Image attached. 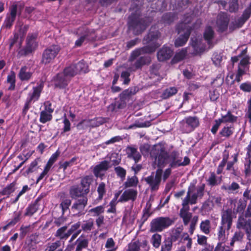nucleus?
Listing matches in <instances>:
<instances>
[{
  "mask_svg": "<svg viewBox=\"0 0 251 251\" xmlns=\"http://www.w3.org/2000/svg\"><path fill=\"white\" fill-rule=\"evenodd\" d=\"M106 119L102 117H98L95 119L85 120L84 122L90 127H96L103 124L106 122Z\"/></svg>",
  "mask_w": 251,
  "mask_h": 251,
  "instance_id": "nucleus-29",
  "label": "nucleus"
},
{
  "mask_svg": "<svg viewBox=\"0 0 251 251\" xmlns=\"http://www.w3.org/2000/svg\"><path fill=\"white\" fill-rule=\"evenodd\" d=\"M151 62V58L149 56H143L139 58L134 63L133 71L141 69L144 65L149 64Z\"/></svg>",
  "mask_w": 251,
  "mask_h": 251,
  "instance_id": "nucleus-22",
  "label": "nucleus"
},
{
  "mask_svg": "<svg viewBox=\"0 0 251 251\" xmlns=\"http://www.w3.org/2000/svg\"><path fill=\"white\" fill-rule=\"evenodd\" d=\"M40 201V198L36 200L34 202L31 204L27 208L25 213L24 214L25 216H31L36 212L39 207V202Z\"/></svg>",
  "mask_w": 251,
  "mask_h": 251,
  "instance_id": "nucleus-32",
  "label": "nucleus"
},
{
  "mask_svg": "<svg viewBox=\"0 0 251 251\" xmlns=\"http://www.w3.org/2000/svg\"><path fill=\"white\" fill-rule=\"evenodd\" d=\"M16 17V5L13 4L11 8L10 14L7 16L5 22L4 26L6 28H10L15 20Z\"/></svg>",
  "mask_w": 251,
  "mask_h": 251,
  "instance_id": "nucleus-26",
  "label": "nucleus"
},
{
  "mask_svg": "<svg viewBox=\"0 0 251 251\" xmlns=\"http://www.w3.org/2000/svg\"><path fill=\"white\" fill-rule=\"evenodd\" d=\"M161 236L158 234H154L151 237V242L154 247L158 248L160 245Z\"/></svg>",
  "mask_w": 251,
  "mask_h": 251,
  "instance_id": "nucleus-54",
  "label": "nucleus"
},
{
  "mask_svg": "<svg viewBox=\"0 0 251 251\" xmlns=\"http://www.w3.org/2000/svg\"><path fill=\"white\" fill-rule=\"evenodd\" d=\"M177 30L179 34L184 31V33L180 35L175 41V46L178 47L183 46L186 43L190 35L191 28L183 23L178 25Z\"/></svg>",
  "mask_w": 251,
  "mask_h": 251,
  "instance_id": "nucleus-6",
  "label": "nucleus"
},
{
  "mask_svg": "<svg viewBox=\"0 0 251 251\" xmlns=\"http://www.w3.org/2000/svg\"><path fill=\"white\" fill-rule=\"evenodd\" d=\"M195 189V187L194 185H191L189 188L187 193L186 197L183 199L182 205V207H189L188 206L189 203L191 204V194Z\"/></svg>",
  "mask_w": 251,
  "mask_h": 251,
  "instance_id": "nucleus-35",
  "label": "nucleus"
},
{
  "mask_svg": "<svg viewBox=\"0 0 251 251\" xmlns=\"http://www.w3.org/2000/svg\"><path fill=\"white\" fill-rule=\"evenodd\" d=\"M63 72L70 79L77 74L74 64L66 67Z\"/></svg>",
  "mask_w": 251,
  "mask_h": 251,
  "instance_id": "nucleus-39",
  "label": "nucleus"
},
{
  "mask_svg": "<svg viewBox=\"0 0 251 251\" xmlns=\"http://www.w3.org/2000/svg\"><path fill=\"white\" fill-rule=\"evenodd\" d=\"M70 80L63 72L58 73L54 78V86L59 88H65Z\"/></svg>",
  "mask_w": 251,
  "mask_h": 251,
  "instance_id": "nucleus-12",
  "label": "nucleus"
},
{
  "mask_svg": "<svg viewBox=\"0 0 251 251\" xmlns=\"http://www.w3.org/2000/svg\"><path fill=\"white\" fill-rule=\"evenodd\" d=\"M236 227L238 229H242L245 231L251 230V219L244 216H239Z\"/></svg>",
  "mask_w": 251,
  "mask_h": 251,
  "instance_id": "nucleus-16",
  "label": "nucleus"
},
{
  "mask_svg": "<svg viewBox=\"0 0 251 251\" xmlns=\"http://www.w3.org/2000/svg\"><path fill=\"white\" fill-rule=\"evenodd\" d=\"M36 35L34 34L29 35L26 39V46L23 50H20L18 52L20 56L26 55L31 52L32 50L35 46V40Z\"/></svg>",
  "mask_w": 251,
  "mask_h": 251,
  "instance_id": "nucleus-11",
  "label": "nucleus"
},
{
  "mask_svg": "<svg viewBox=\"0 0 251 251\" xmlns=\"http://www.w3.org/2000/svg\"><path fill=\"white\" fill-rule=\"evenodd\" d=\"M151 207V204L147 203L146 208L143 210V215L141 219L142 223H144L146 221L149 217L151 215V213L150 212Z\"/></svg>",
  "mask_w": 251,
  "mask_h": 251,
  "instance_id": "nucleus-51",
  "label": "nucleus"
},
{
  "mask_svg": "<svg viewBox=\"0 0 251 251\" xmlns=\"http://www.w3.org/2000/svg\"><path fill=\"white\" fill-rule=\"evenodd\" d=\"M97 191L99 194L98 199L99 200H101L106 192L105 185L103 182H101L99 185Z\"/></svg>",
  "mask_w": 251,
  "mask_h": 251,
  "instance_id": "nucleus-61",
  "label": "nucleus"
},
{
  "mask_svg": "<svg viewBox=\"0 0 251 251\" xmlns=\"http://www.w3.org/2000/svg\"><path fill=\"white\" fill-rule=\"evenodd\" d=\"M234 218V213L231 208L223 210L221 213V225L226 226V230H229L231 227Z\"/></svg>",
  "mask_w": 251,
  "mask_h": 251,
  "instance_id": "nucleus-10",
  "label": "nucleus"
},
{
  "mask_svg": "<svg viewBox=\"0 0 251 251\" xmlns=\"http://www.w3.org/2000/svg\"><path fill=\"white\" fill-rule=\"evenodd\" d=\"M161 38V33L156 29L155 25L152 26L148 34L144 37V41L146 44H151V45L145 46L133 50L130 56L129 60L133 61L136 58L145 53H151L155 51V50L161 44L158 40Z\"/></svg>",
  "mask_w": 251,
  "mask_h": 251,
  "instance_id": "nucleus-1",
  "label": "nucleus"
},
{
  "mask_svg": "<svg viewBox=\"0 0 251 251\" xmlns=\"http://www.w3.org/2000/svg\"><path fill=\"white\" fill-rule=\"evenodd\" d=\"M237 117L232 115L230 111H228L227 114L223 116L222 119H219L221 123H233L236 121Z\"/></svg>",
  "mask_w": 251,
  "mask_h": 251,
  "instance_id": "nucleus-47",
  "label": "nucleus"
},
{
  "mask_svg": "<svg viewBox=\"0 0 251 251\" xmlns=\"http://www.w3.org/2000/svg\"><path fill=\"white\" fill-rule=\"evenodd\" d=\"M182 230V226L173 228L171 230L170 237L167 239H170L172 243L178 240L181 237H182L183 235L181 234Z\"/></svg>",
  "mask_w": 251,
  "mask_h": 251,
  "instance_id": "nucleus-25",
  "label": "nucleus"
},
{
  "mask_svg": "<svg viewBox=\"0 0 251 251\" xmlns=\"http://www.w3.org/2000/svg\"><path fill=\"white\" fill-rule=\"evenodd\" d=\"M27 70L28 68L25 66L21 69L18 75L21 80H27L31 77V73Z\"/></svg>",
  "mask_w": 251,
  "mask_h": 251,
  "instance_id": "nucleus-40",
  "label": "nucleus"
},
{
  "mask_svg": "<svg viewBox=\"0 0 251 251\" xmlns=\"http://www.w3.org/2000/svg\"><path fill=\"white\" fill-rule=\"evenodd\" d=\"M214 32L211 27L208 26L205 29L204 33V38L207 41L209 45H210L211 41L214 37Z\"/></svg>",
  "mask_w": 251,
  "mask_h": 251,
  "instance_id": "nucleus-44",
  "label": "nucleus"
},
{
  "mask_svg": "<svg viewBox=\"0 0 251 251\" xmlns=\"http://www.w3.org/2000/svg\"><path fill=\"white\" fill-rule=\"evenodd\" d=\"M244 236V233L241 231H236L230 243V245L231 247H233L235 242H241L243 240V237Z\"/></svg>",
  "mask_w": 251,
  "mask_h": 251,
  "instance_id": "nucleus-41",
  "label": "nucleus"
},
{
  "mask_svg": "<svg viewBox=\"0 0 251 251\" xmlns=\"http://www.w3.org/2000/svg\"><path fill=\"white\" fill-rule=\"evenodd\" d=\"M43 86V83H41L38 86L33 87V91L30 96L29 101H36L39 99Z\"/></svg>",
  "mask_w": 251,
  "mask_h": 251,
  "instance_id": "nucleus-33",
  "label": "nucleus"
},
{
  "mask_svg": "<svg viewBox=\"0 0 251 251\" xmlns=\"http://www.w3.org/2000/svg\"><path fill=\"white\" fill-rule=\"evenodd\" d=\"M151 146L148 144H144L140 146V151L142 155L146 156L150 153Z\"/></svg>",
  "mask_w": 251,
  "mask_h": 251,
  "instance_id": "nucleus-59",
  "label": "nucleus"
},
{
  "mask_svg": "<svg viewBox=\"0 0 251 251\" xmlns=\"http://www.w3.org/2000/svg\"><path fill=\"white\" fill-rule=\"evenodd\" d=\"M177 92V89L176 87H169L163 91L161 97L163 99H167L176 94Z\"/></svg>",
  "mask_w": 251,
  "mask_h": 251,
  "instance_id": "nucleus-37",
  "label": "nucleus"
},
{
  "mask_svg": "<svg viewBox=\"0 0 251 251\" xmlns=\"http://www.w3.org/2000/svg\"><path fill=\"white\" fill-rule=\"evenodd\" d=\"M151 126L150 122L146 121L145 122H141L140 121H136L134 124L130 125L128 127V129H133L137 127H146Z\"/></svg>",
  "mask_w": 251,
  "mask_h": 251,
  "instance_id": "nucleus-48",
  "label": "nucleus"
},
{
  "mask_svg": "<svg viewBox=\"0 0 251 251\" xmlns=\"http://www.w3.org/2000/svg\"><path fill=\"white\" fill-rule=\"evenodd\" d=\"M88 240L82 237H79L75 242L76 246L75 251H82L83 249H86L88 246Z\"/></svg>",
  "mask_w": 251,
  "mask_h": 251,
  "instance_id": "nucleus-31",
  "label": "nucleus"
},
{
  "mask_svg": "<svg viewBox=\"0 0 251 251\" xmlns=\"http://www.w3.org/2000/svg\"><path fill=\"white\" fill-rule=\"evenodd\" d=\"M109 167V162L108 161L104 160L101 161L94 167L93 173L96 176H98L100 172L107 171Z\"/></svg>",
  "mask_w": 251,
  "mask_h": 251,
  "instance_id": "nucleus-24",
  "label": "nucleus"
},
{
  "mask_svg": "<svg viewBox=\"0 0 251 251\" xmlns=\"http://www.w3.org/2000/svg\"><path fill=\"white\" fill-rule=\"evenodd\" d=\"M61 246V242L57 241L52 243L50 245H49L44 251H55L56 249Z\"/></svg>",
  "mask_w": 251,
  "mask_h": 251,
  "instance_id": "nucleus-63",
  "label": "nucleus"
},
{
  "mask_svg": "<svg viewBox=\"0 0 251 251\" xmlns=\"http://www.w3.org/2000/svg\"><path fill=\"white\" fill-rule=\"evenodd\" d=\"M172 54L170 48L164 46L157 52V58L159 61H164L170 59Z\"/></svg>",
  "mask_w": 251,
  "mask_h": 251,
  "instance_id": "nucleus-18",
  "label": "nucleus"
},
{
  "mask_svg": "<svg viewBox=\"0 0 251 251\" xmlns=\"http://www.w3.org/2000/svg\"><path fill=\"white\" fill-rule=\"evenodd\" d=\"M169 165L170 168L175 169L180 166H185L190 163V159L185 156L183 158L176 151H173L169 154Z\"/></svg>",
  "mask_w": 251,
  "mask_h": 251,
  "instance_id": "nucleus-4",
  "label": "nucleus"
},
{
  "mask_svg": "<svg viewBox=\"0 0 251 251\" xmlns=\"http://www.w3.org/2000/svg\"><path fill=\"white\" fill-rule=\"evenodd\" d=\"M77 73L84 72L85 73L87 69V65L82 61H79L76 64H74Z\"/></svg>",
  "mask_w": 251,
  "mask_h": 251,
  "instance_id": "nucleus-53",
  "label": "nucleus"
},
{
  "mask_svg": "<svg viewBox=\"0 0 251 251\" xmlns=\"http://www.w3.org/2000/svg\"><path fill=\"white\" fill-rule=\"evenodd\" d=\"M15 184L14 182L11 183L5 187L2 191V194L3 195H9L15 191Z\"/></svg>",
  "mask_w": 251,
  "mask_h": 251,
  "instance_id": "nucleus-62",
  "label": "nucleus"
},
{
  "mask_svg": "<svg viewBox=\"0 0 251 251\" xmlns=\"http://www.w3.org/2000/svg\"><path fill=\"white\" fill-rule=\"evenodd\" d=\"M185 123L189 127L188 131H191L199 125V119L195 117H188L185 119Z\"/></svg>",
  "mask_w": 251,
  "mask_h": 251,
  "instance_id": "nucleus-27",
  "label": "nucleus"
},
{
  "mask_svg": "<svg viewBox=\"0 0 251 251\" xmlns=\"http://www.w3.org/2000/svg\"><path fill=\"white\" fill-rule=\"evenodd\" d=\"M189 210V207H182L180 210L179 216L182 219L185 226L188 225L192 217V214Z\"/></svg>",
  "mask_w": 251,
  "mask_h": 251,
  "instance_id": "nucleus-21",
  "label": "nucleus"
},
{
  "mask_svg": "<svg viewBox=\"0 0 251 251\" xmlns=\"http://www.w3.org/2000/svg\"><path fill=\"white\" fill-rule=\"evenodd\" d=\"M210 221L209 220L202 221L200 225L201 230L205 234H208L210 232Z\"/></svg>",
  "mask_w": 251,
  "mask_h": 251,
  "instance_id": "nucleus-50",
  "label": "nucleus"
},
{
  "mask_svg": "<svg viewBox=\"0 0 251 251\" xmlns=\"http://www.w3.org/2000/svg\"><path fill=\"white\" fill-rule=\"evenodd\" d=\"M93 181V179L91 176H86L81 180L80 186L87 191L88 193L90 191V185Z\"/></svg>",
  "mask_w": 251,
  "mask_h": 251,
  "instance_id": "nucleus-36",
  "label": "nucleus"
},
{
  "mask_svg": "<svg viewBox=\"0 0 251 251\" xmlns=\"http://www.w3.org/2000/svg\"><path fill=\"white\" fill-rule=\"evenodd\" d=\"M104 207L102 206H98L89 210V212L93 213L94 216H99L100 214L104 212Z\"/></svg>",
  "mask_w": 251,
  "mask_h": 251,
  "instance_id": "nucleus-55",
  "label": "nucleus"
},
{
  "mask_svg": "<svg viewBox=\"0 0 251 251\" xmlns=\"http://www.w3.org/2000/svg\"><path fill=\"white\" fill-rule=\"evenodd\" d=\"M226 229V226L221 225L219 227L218 232V238L219 240V243H224L226 241L225 231Z\"/></svg>",
  "mask_w": 251,
  "mask_h": 251,
  "instance_id": "nucleus-42",
  "label": "nucleus"
},
{
  "mask_svg": "<svg viewBox=\"0 0 251 251\" xmlns=\"http://www.w3.org/2000/svg\"><path fill=\"white\" fill-rule=\"evenodd\" d=\"M96 39V36L95 34V31L93 29L89 30L86 29L84 31V34L76 41L75 44L76 46H80L85 40L93 41L95 40Z\"/></svg>",
  "mask_w": 251,
  "mask_h": 251,
  "instance_id": "nucleus-13",
  "label": "nucleus"
},
{
  "mask_svg": "<svg viewBox=\"0 0 251 251\" xmlns=\"http://www.w3.org/2000/svg\"><path fill=\"white\" fill-rule=\"evenodd\" d=\"M173 243L170 239H166L164 244L161 246V251H171L172 248Z\"/></svg>",
  "mask_w": 251,
  "mask_h": 251,
  "instance_id": "nucleus-60",
  "label": "nucleus"
},
{
  "mask_svg": "<svg viewBox=\"0 0 251 251\" xmlns=\"http://www.w3.org/2000/svg\"><path fill=\"white\" fill-rule=\"evenodd\" d=\"M114 170L117 175L120 177L122 180L125 179L126 175V170L123 168L118 166L115 168Z\"/></svg>",
  "mask_w": 251,
  "mask_h": 251,
  "instance_id": "nucleus-57",
  "label": "nucleus"
},
{
  "mask_svg": "<svg viewBox=\"0 0 251 251\" xmlns=\"http://www.w3.org/2000/svg\"><path fill=\"white\" fill-rule=\"evenodd\" d=\"M175 223V219L168 217H159L153 219L151 222V232H161Z\"/></svg>",
  "mask_w": 251,
  "mask_h": 251,
  "instance_id": "nucleus-3",
  "label": "nucleus"
},
{
  "mask_svg": "<svg viewBox=\"0 0 251 251\" xmlns=\"http://www.w3.org/2000/svg\"><path fill=\"white\" fill-rule=\"evenodd\" d=\"M130 9L133 12L128 17L129 28L135 35H139L146 29L148 25L144 20L140 18L141 12L137 4L132 3Z\"/></svg>",
  "mask_w": 251,
  "mask_h": 251,
  "instance_id": "nucleus-2",
  "label": "nucleus"
},
{
  "mask_svg": "<svg viewBox=\"0 0 251 251\" xmlns=\"http://www.w3.org/2000/svg\"><path fill=\"white\" fill-rule=\"evenodd\" d=\"M31 229V227L30 226H22L20 229V237L21 239L24 238L26 234L30 231Z\"/></svg>",
  "mask_w": 251,
  "mask_h": 251,
  "instance_id": "nucleus-58",
  "label": "nucleus"
},
{
  "mask_svg": "<svg viewBox=\"0 0 251 251\" xmlns=\"http://www.w3.org/2000/svg\"><path fill=\"white\" fill-rule=\"evenodd\" d=\"M138 89L136 87H132L124 90L120 95V97L124 99L126 102L130 98L135 95L138 91Z\"/></svg>",
  "mask_w": 251,
  "mask_h": 251,
  "instance_id": "nucleus-28",
  "label": "nucleus"
},
{
  "mask_svg": "<svg viewBox=\"0 0 251 251\" xmlns=\"http://www.w3.org/2000/svg\"><path fill=\"white\" fill-rule=\"evenodd\" d=\"M70 195L72 198H82L86 197L88 193L85 191V190L81 186L78 185H73L70 189Z\"/></svg>",
  "mask_w": 251,
  "mask_h": 251,
  "instance_id": "nucleus-15",
  "label": "nucleus"
},
{
  "mask_svg": "<svg viewBox=\"0 0 251 251\" xmlns=\"http://www.w3.org/2000/svg\"><path fill=\"white\" fill-rule=\"evenodd\" d=\"M52 118L51 114L49 113L46 111H42L40 112L39 121L41 123L45 124L51 121Z\"/></svg>",
  "mask_w": 251,
  "mask_h": 251,
  "instance_id": "nucleus-46",
  "label": "nucleus"
},
{
  "mask_svg": "<svg viewBox=\"0 0 251 251\" xmlns=\"http://www.w3.org/2000/svg\"><path fill=\"white\" fill-rule=\"evenodd\" d=\"M221 178L220 177L218 179L216 178V176L214 172L210 173V176L208 178L207 181L208 184L211 186H216L220 184L221 182Z\"/></svg>",
  "mask_w": 251,
  "mask_h": 251,
  "instance_id": "nucleus-45",
  "label": "nucleus"
},
{
  "mask_svg": "<svg viewBox=\"0 0 251 251\" xmlns=\"http://www.w3.org/2000/svg\"><path fill=\"white\" fill-rule=\"evenodd\" d=\"M162 172L161 169H158L155 174L154 173H152L150 176L145 178V180L150 185L152 191L158 189L161 180Z\"/></svg>",
  "mask_w": 251,
  "mask_h": 251,
  "instance_id": "nucleus-8",
  "label": "nucleus"
},
{
  "mask_svg": "<svg viewBox=\"0 0 251 251\" xmlns=\"http://www.w3.org/2000/svg\"><path fill=\"white\" fill-rule=\"evenodd\" d=\"M72 203V201L69 198H63L61 200L59 204V208L61 209L62 215H65V213L71 212L69 207Z\"/></svg>",
  "mask_w": 251,
  "mask_h": 251,
  "instance_id": "nucleus-23",
  "label": "nucleus"
},
{
  "mask_svg": "<svg viewBox=\"0 0 251 251\" xmlns=\"http://www.w3.org/2000/svg\"><path fill=\"white\" fill-rule=\"evenodd\" d=\"M126 153L127 157L133 159L135 163L138 162L141 159V155L138 151L137 149L132 147H127L126 148Z\"/></svg>",
  "mask_w": 251,
  "mask_h": 251,
  "instance_id": "nucleus-19",
  "label": "nucleus"
},
{
  "mask_svg": "<svg viewBox=\"0 0 251 251\" xmlns=\"http://www.w3.org/2000/svg\"><path fill=\"white\" fill-rule=\"evenodd\" d=\"M87 197H82L74 202L71 208V211L74 217H79L86 213L85 208L87 204Z\"/></svg>",
  "mask_w": 251,
  "mask_h": 251,
  "instance_id": "nucleus-5",
  "label": "nucleus"
},
{
  "mask_svg": "<svg viewBox=\"0 0 251 251\" xmlns=\"http://www.w3.org/2000/svg\"><path fill=\"white\" fill-rule=\"evenodd\" d=\"M137 191L132 189H128L124 192L121 195L119 201L125 202L129 200L134 201L136 199Z\"/></svg>",
  "mask_w": 251,
  "mask_h": 251,
  "instance_id": "nucleus-17",
  "label": "nucleus"
},
{
  "mask_svg": "<svg viewBox=\"0 0 251 251\" xmlns=\"http://www.w3.org/2000/svg\"><path fill=\"white\" fill-rule=\"evenodd\" d=\"M234 127L232 126H225L219 132L222 136L228 138L233 133Z\"/></svg>",
  "mask_w": 251,
  "mask_h": 251,
  "instance_id": "nucleus-43",
  "label": "nucleus"
},
{
  "mask_svg": "<svg viewBox=\"0 0 251 251\" xmlns=\"http://www.w3.org/2000/svg\"><path fill=\"white\" fill-rule=\"evenodd\" d=\"M57 208H55L53 211V215L54 216V224L57 226H59L63 225L66 221V218L61 214L60 215L57 214Z\"/></svg>",
  "mask_w": 251,
  "mask_h": 251,
  "instance_id": "nucleus-38",
  "label": "nucleus"
},
{
  "mask_svg": "<svg viewBox=\"0 0 251 251\" xmlns=\"http://www.w3.org/2000/svg\"><path fill=\"white\" fill-rule=\"evenodd\" d=\"M214 251H231L229 247L226 246L224 243H218Z\"/></svg>",
  "mask_w": 251,
  "mask_h": 251,
  "instance_id": "nucleus-64",
  "label": "nucleus"
},
{
  "mask_svg": "<svg viewBox=\"0 0 251 251\" xmlns=\"http://www.w3.org/2000/svg\"><path fill=\"white\" fill-rule=\"evenodd\" d=\"M138 183L137 177L135 175L131 177H128L126 181L124 183L125 187H130L137 186Z\"/></svg>",
  "mask_w": 251,
  "mask_h": 251,
  "instance_id": "nucleus-49",
  "label": "nucleus"
},
{
  "mask_svg": "<svg viewBox=\"0 0 251 251\" xmlns=\"http://www.w3.org/2000/svg\"><path fill=\"white\" fill-rule=\"evenodd\" d=\"M15 74L14 72L11 71L10 75L7 76V81L10 84V86L8 87V90H14L15 88Z\"/></svg>",
  "mask_w": 251,
  "mask_h": 251,
  "instance_id": "nucleus-52",
  "label": "nucleus"
},
{
  "mask_svg": "<svg viewBox=\"0 0 251 251\" xmlns=\"http://www.w3.org/2000/svg\"><path fill=\"white\" fill-rule=\"evenodd\" d=\"M204 187L205 185L203 184L197 188V192L194 193L191 196V204H196L197 202L198 198H201L203 197Z\"/></svg>",
  "mask_w": 251,
  "mask_h": 251,
  "instance_id": "nucleus-30",
  "label": "nucleus"
},
{
  "mask_svg": "<svg viewBox=\"0 0 251 251\" xmlns=\"http://www.w3.org/2000/svg\"><path fill=\"white\" fill-rule=\"evenodd\" d=\"M85 222V223L81 226L82 229L85 232L90 231L94 225L93 220L92 219H89L86 221Z\"/></svg>",
  "mask_w": 251,
  "mask_h": 251,
  "instance_id": "nucleus-56",
  "label": "nucleus"
},
{
  "mask_svg": "<svg viewBox=\"0 0 251 251\" xmlns=\"http://www.w3.org/2000/svg\"><path fill=\"white\" fill-rule=\"evenodd\" d=\"M228 23V19L226 14L221 13L218 15L216 25L219 31H225L227 28Z\"/></svg>",
  "mask_w": 251,
  "mask_h": 251,
  "instance_id": "nucleus-14",
  "label": "nucleus"
},
{
  "mask_svg": "<svg viewBox=\"0 0 251 251\" xmlns=\"http://www.w3.org/2000/svg\"><path fill=\"white\" fill-rule=\"evenodd\" d=\"M155 151L156 154L155 156V162L158 167H163L169 164V154L165 151L164 148L161 146L157 147L155 149Z\"/></svg>",
  "mask_w": 251,
  "mask_h": 251,
  "instance_id": "nucleus-9",
  "label": "nucleus"
},
{
  "mask_svg": "<svg viewBox=\"0 0 251 251\" xmlns=\"http://www.w3.org/2000/svg\"><path fill=\"white\" fill-rule=\"evenodd\" d=\"M195 189V187L194 185H191L189 188L187 193L186 197L183 199L182 205V207H189L188 206L189 203L191 204V194Z\"/></svg>",
  "mask_w": 251,
  "mask_h": 251,
  "instance_id": "nucleus-34",
  "label": "nucleus"
},
{
  "mask_svg": "<svg viewBox=\"0 0 251 251\" xmlns=\"http://www.w3.org/2000/svg\"><path fill=\"white\" fill-rule=\"evenodd\" d=\"M61 50L57 45H52L46 49L42 54V62L45 64L51 62L58 54Z\"/></svg>",
  "mask_w": 251,
  "mask_h": 251,
  "instance_id": "nucleus-7",
  "label": "nucleus"
},
{
  "mask_svg": "<svg viewBox=\"0 0 251 251\" xmlns=\"http://www.w3.org/2000/svg\"><path fill=\"white\" fill-rule=\"evenodd\" d=\"M126 105V101L122 98L120 97V99L116 100L109 106V109L111 111L117 112L120 109H123Z\"/></svg>",
  "mask_w": 251,
  "mask_h": 251,
  "instance_id": "nucleus-20",
  "label": "nucleus"
}]
</instances>
